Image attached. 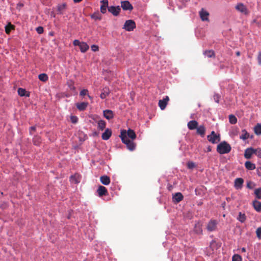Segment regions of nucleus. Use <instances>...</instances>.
Returning <instances> with one entry per match:
<instances>
[{
	"label": "nucleus",
	"instance_id": "1",
	"mask_svg": "<svg viewBox=\"0 0 261 261\" xmlns=\"http://www.w3.org/2000/svg\"><path fill=\"white\" fill-rule=\"evenodd\" d=\"M119 137L121 138L122 142L126 145L127 148L129 150L133 151L135 149V143L133 141L129 140L128 137H126V130H122Z\"/></svg>",
	"mask_w": 261,
	"mask_h": 261
},
{
	"label": "nucleus",
	"instance_id": "2",
	"mask_svg": "<svg viewBox=\"0 0 261 261\" xmlns=\"http://www.w3.org/2000/svg\"><path fill=\"white\" fill-rule=\"evenodd\" d=\"M231 149L230 145L226 141L221 142L217 147V151L221 154L229 153Z\"/></svg>",
	"mask_w": 261,
	"mask_h": 261
},
{
	"label": "nucleus",
	"instance_id": "3",
	"mask_svg": "<svg viewBox=\"0 0 261 261\" xmlns=\"http://www.w3.org/2000/svg\"><path fill=\"white\" fill-rule=\"evenodd\" d=\"M136 28V23L133 20H126L123 27V29L125 30L130 32L132 31Z\"/></svg>",
	"mask_w": 261,
	"mask_h": 261
},
{
	"label": "nucleus",
	"instance_id": "4",
	"mask_svg": "<svg viewBox=\"0 0 261 261\" xmlns=\"http://www.w3.org/2000/svg\"><path fill=\"white\" fill-rule=\"evenodd\" d=\"M207 138L208 141L213 144L216 143L220 140V135H217L214 131H212L211 135H208Z\"/></svg>",
	"mask_w": 261,
	"mask_h": 261
},
{
	"label": "nucleus",
	"instance_id": "5",
	"mask_svg": "<svg viewBox=\"0 0 261 261\" xmlns=\"http://www.w3.org/2000/svg\"><path fill=\"white\" fill-rule=\"evenodd\" d=\"M218 222L215 220H211L207 223L206 229L207 231L212 232L216 230L217 228Z\"/></svg>",
	"mask_w": 261,
	"mask_h": 261
},
{
	"label": "nucleus",
	"instance_id": "6",
	"mask_svg": "<svg viewBox=\"0 0 261 261\" xmlns=\"http://www.w3.org/2000/svg\"><path fill=\"white\" fill-rule=\"evenodd\" d=\"M121 11L120 7L118 6H110L108 7V11L112 13L114 16H118Z\"/></svg>",
	"mask_w": 261,
	"mask_h": 261
},
{
	"label": "nucleus",
	"instance_id": "7",
	"mask_svg": "<svg viewBox=\"0 0 261 261\" xmlns=\"http://www.w3.org/2000/svg\"><path fill=\"white\" fill-rule=\"evenodd\" d=\"M97 193L99 197H101L103 196H106L109 194L107 188L102 186H99L97 189Z\"/></svg>",
	"mask_w": 261,
	"mask_h": 261
},
{
	"label": "nucleus",
	"instance_id": "8",
	"mask_svg": "<svg viewBox=\"0 0 261 261\" xmlns=\"http://www.w3.org/2000/svg\"><path fill=\"white\" fill-rule=\"evenodd\" d=\"M121 7L125 11H132L133 9V6L127 1H122L121 2Z\"/></svg>",
	"mask_w": 261,
	"mask_h": 261
},
{
	"label": "nucleus",
	"instance_id": "9",
	"mask_svg": "<svg viewBox=\"0 0 261 261\" xmlns=\"http://www.w3.org/2000/svg\"><path fill=\"white\" fill-rule=\"evenodd\" d=\"M209 15V13L203 9H202L199 12L200 17L202 21H208Z\"/></svg>",
	"mask_w": 261,
	"mask_h": 261
},
{
	"label": "nucleus",
	"instance_id": "10",
	"mask_svg": "<svg viewBox=\"0 0 261 261\" xmlns=\"http://www.w3.org/2000/svg\"><path fill=\"white\" fill-rule=\"evenodd\" d=\"M102 5L100 6V12L102 14H105L107 12V8L108 9V0H102L100 1Z\"/></svg>",
	"mask_w": 261,
	"mask_h": 261
},
{
	"label": "nucleus",
	"instance_id": "11",
	"mask_svg": "<svg viewBox=\"0 0 261 261\" xmlns=\"http://www.w3.org/2000/svg\"><path fill=\"white\" fill-rule=\"evenodd\" d=\"M236 9L242 12V13H243L245 14H248V10H247V9L246 8V7L245 6H244L243 4L242 3H240V4H238L236 6Z\"/></svg>",
	"mask_w": 261,
	"mask_h": 261
},
{
	"label": "nucleus",
	"instance_id": "12",
	"mask_svg": "<svg viewBox=\"0 0 261 261\" xmlns=\"http://www.w3.org/2000/svg\"><path fill=\"white\" fill-rule=\"evenodd\" d=\"M254 153V149L252 148H247L245 150L244 157L247 159H250L251 156Z\"/></svg>",
	"mask_w": 261,
	"mask_h": 261
},
{
	"label": "nucleus",
	"instance_id": "13",
	"mask_svg": "<svg viewBox=\"0 0 261 261\" xmlns=\"http://www.w3.org/2000/svg\"><path fill=\"white\" fill-rule=\"evenodd\" d=\"M103 116L108 120H110L114 117L113 112L110 110H106L103 111Z\"/></svg>",
	"mask_w": 261,
	"mask_h": 261
},
{
	"label": "nucleus",
	"instance_id": "14",
	"mask_svg": "<svg viewBox=\"0 0 261 261\" xmlns=\"http://www.w3.org/2000/svg\"><path fill=\"white\" fill-rule=\"evenodd\" d=\"M184 198V196L182 194L178 192L176 193L173 196V201L175 203H178L180 201H181Z\"/></svg>",
	"mask_w": 261,
	"mask_h": 261
},
{
	"label": "nucleus",
	"instance_id": "15",
	"mask_svg": "<svg viewBox=\"0 0 261 261\" xmlns=\"http://www.w3.org/2000/svg\"><path fill=\"white\" fill-rule=\"evenodd\" d=\"M76 108L80 111H83L86 110L88 103L87 102H77L76 104Z\"/></svg>",
	"mask_w": 261,
	"mask_h": 261
},
{
	"label": "nucleus",
	"instance_id": "16",
	"mask_svg": "<svg viewBox=\"0 0 261 261\" xmlns=\"http://www.w3.org/2000/svg\"><path fill=\"white\" fill-rule=\"evenodd\" d=\"M112 135V131L110 129L107 128L102 134L101 138L103 140H108Z\"/></svg>",
	"mask_w": 261,
	"mask_h": 261
},
{
	"label": "nucleus",
	"instance_id": "17",
	"mask_svg": "<svg viewBox=\"0 0 261 261\" xmlns=\"http://www.w3.org/2000/svg\"><path fill=\"white\" fill-rule=\"evenodd\" d=\"M198 122L196 120H191L188 123V127L190 130L196 129L198 126Z\"/></svg>",
	"mask_w": 261,
	"mask_h": 261
},
{
	"label": "nucleus",
	"instance_id": "18",
	"mask_svg": "<svg viewBox=\"0 0 261 261\" xmlns=\"http://www.w3.org/2000/svg\"><path fill=\"white\" fill-rule=\"evenodd\" d=\"M244 180L242 178H237L234 181V186L236 189H239L242 187Z\"/></svg>",
	"mask_w": 261,
	"mask_h": 261
},
{
	"label": "nucleus",
	"instance_id": "19",
	"mask_svg": "<svg viewBox=\"0 0 261 261\" xmlns=\"http://www.w3.org/2000/svg\"><path fill=\"white\" fill-rule=\"evenodd\" d=\"M18 93L20 96H26L30 97V93L28 91H27L25 89L19 88L18 89Z\"/></svg>",
	"mask_w": 261,
	"mask_h": 261
},
{
	"label": "nucleus",
	"instance_id": "20",
	"mask_svg": "<svg viewBox=\"0 0 261 261\" xmlns=\"http://www.w3.org/2000/svg\"><path fill=\"white\" fill-rule=\"evenodd\" d=\"M169 99H162L159 101V106L161 110H164L168 102Z\"/></svg>",
	"mask_w": 261,
	"mask_h": 261
},
{
	"label": "nucleus",
	"instance_id": "21",
	"mask_svg": "<svg viewBox=\"0 0 261 261\" xmlns=\"http://www.w3.org/2000/svg\"><path fill=\"white\" fill-rule=\"evenodd\" d=\"M196 133L201 137H204L205 133V128L203 125H200L196 128Z\"/></svg>",
	"mask_w": 261,
	"mask_h": 261
},
{
	"label": "nucleus",
	"instance_id": "22",
	"mask_svg": "<svg viewBox=\"0 0 261 261\" xmlns=\"http://www.w3.org/2000/svg\"><path fill=\"white\" fill-rule=\"evenodd\" d=\"M100 182L105 185H108L110 183V178L107 175H103L100 177Z\"/></svg>",
	"mask_w": 261,
	"mask_h": 261
},
{
	"label": "nucleus",
	"instance_id": "23",
	"mask_svg": "<svg viewBox=\"0 0 261 261\" xmlns=\"http://www.w3.org/2000/svg\"><path fill=\"white\" fill-rule=\"evenodd\" d=\"M194 231L196 233L198 234H201L202 233L201 225L200 224V223L197 222L195 224Z\"/></svg>",
	"mask_w": 261,
	"mask_h": 261
},
{
	"label": "nucleus",
	"instance_id": "24",
	"mask_svg": "<svg viewBox=\"0 0 261 261\" xmlns=\"http://www.w3.org/2000/svg\"><path fill=\"white\" fill-rule=\"evenodd\" d=\"M127 137L132 140L135 139L136 138V135L134 130L131 129H128L126 132V137Z\"/></svg>",
	"mask_w": 261,
	"mask_h": 261
},
{
	"label": "nucleus",
	"instance_id": "25",
	"mask_svg": "<svg viewBox=\"0 0 261 261\" xmlns=\"http://www.w3.org/2000/svg\"><path fill=\"white\" fill-rule=\"evenodd\" d=\"M245 168L249 170H253L255 169V165L250 161H246L245 163Z\"/></svg>",
	"mask_w": 261,
	"mask_h": 261
},
{
	"label": "nucleus",
	"instance_id": "26",
	"mask_svg": "<svg viewBox=\"0 0 261 261\" xmlns=\"http://www.w3.org/2000/svg\"><path fill=\"white\" fill-rule=\"evenodd\" d=\"M66 5L65 3H63L61 5H59L58 6V8H57L58 13L60 14H63L64 11L66 9Z\"/></svg>",
	"mask_w": 261,
	"mask_h": 261
},
{
	"label": "nucleus",
	"instance_id": "27",
	"mask_svg": "<svg viewBox=\"0 0 261 261\" xmlns=\"http://www.w3.org/2000/svg\"><path fill=\"white\" fill-rule=\"evenodd\" d=\"M109 93V89L107 87L104 88L100 93V98H105L106 97L108 96Z\"/></svg>",
	"mask_w": 261,
	"mask_h": 261
},
{
	"label": "nucleus",
	"instance_id": "28",
	"mask_svg": "<svg viewBox=\"0 0 261 261\" xmlns=\"http://www.w3.org/2000/svg\"><path fill=\"white\" fill-rule=\"evenodd\" d=\"M91 18L94 20H100L101 19V15L99 12L94 13L91 15Z\"/></svg>",
	"mask_w": 261,
	"mask_h": 261
},
{
	"label": "nucleus",
	"instance_id": "29",
	"mask_svg": "<svg viewBox=\"0 0 261 261\" xmlns=\"http://www.w3.org/2000/svg\"><path fill=\"white\" fill-rule=\"evenodd\" d=\"M79 47L81 52L82 53L86 52L89 49V46L88 45V44L84 42H82L81 43Z\"/></svg>",
	"mask_w": 261,
	"mask_h": 261
},
{
	"label": "nucleus",
	"instance_id": "30",
	"mask_svg": "<svg viewBox=\"0 0 261 261\" xmlns=\"http://www.w3.org/2000/svg\"><path fill=\"white\" fill-rule=\"evenodd\" d=\"M254 209L258 212H261V202L255 201L253 203Z\"/></svg>",
	"mask_w": 261,
	"mask_h": 261
},
{
	"label": "nucleus",
	"instance_id": "31",
	"mask_svg": "<svg viewBox=\"0 0 261 261\" xmlns=\"http://www.w3.org/2000/svg\"><path fill=\"white\" fill-rule=\"evenodd\" d=\"M237 219L241 223H244L246 221V216L244 213H242L241 212H240L239 214V216Z\"/></svg>",
	"mask_w": 261,
	"mask_h": 261
},
{
	"label": "nucleus",
	"instance_id": "32",
	"mask_svg": "<svg viewBox=\"0 0 261 261\" xmlns=\"http://www.w3.org/2000/svg\"><path fill=\"white\" fill-rule=\"evenodd\" d=\"M97 123L98 128L101 130H103L105 129L106 125V122H105V121L103 120H100L98 121Z\"/></svg>",
	"mask_w": 261,
	"mask_h": 261
},
{
	"label": "nucleus",
	"instance_id": "33",
	"mask_svg": "<svg viewBox=\"0 0 261 261\" xmlns=\"http://www.w3.org/2000/svg\"><path fill=\"white\" fill-rule=\"evenodd\" d=\"M249 137V134L248 132L245 130L243 129L242 130V135L240 136V138L243 140H245L247 139Z\"/></svg>",
	"mask_w": 261,
	"mask_h": 261
},
{
	"label": "nucleus",
	"instance_id": "34",
	"mask_svg": "<svg viewBox=\"0 0 261 261\" xmlns=\"http://www.w3.org/2000/svg\"><path fill=\"white\" fill-rule=\"evenodd\" d=\"M33 142L34 145H39L41 142V137L39 136H35L33 139Z\"/></svg>",
	"mask_w": 261,
	"mask_h": 261
},
{
	"label": "nucleus",
	"instance_id": "35",
	"mask_svg": "<svg viewBox=\"0 0 261 261\" xmlns=\"http://www.w3.org/2000/svg\"><path fill=\"white\" fill-rule=\"evenodd\" d=\"M204 55L208 58L215 57V53L213 50H205L204 52Z\"/></svg>",
	"mask_w": 261,
	"mask_h": 261
},
{
	"label": "nucleus",
	"instance_id": "36",
	"mask_svg": "<svg viewBox=\"0 0 261 261\" xmlns=\"http://www.w3.org/2000/svg\"><path fill=\"white\" fill-rule=\"evenodd\" d=\"M38 79L42 82H46L48 80V76L45 73H41L38 75Z\"/></svg>",
	"mask_w": 261,
	"mask_h": 261
},
{
	"label": "nucleus",
	"instance_id": "37",
	"mask_svg": "<svg viewBox=\"0 0 261 261\" xmlns=\"http://www.w3.org/2000/svg\"><path fill=\"white\" fill-rule=\"evenodd\" d=\"M14 29V26L11 23L5 27V32L7 34H9L12 30Z\"/></svg>",
	"mask_w": 261,
	"mask_h": 261
},
{
	"label": "nucleus",
	"instance_id": "38",
	"mask_svg": "<svg viewBox=\"0 0 261 261\" xmlns=\"http://www.w3.org/2000/svg\"><path fill=\"white\" fill-rule=\"evenodd\" d=\"M254 132L257 135H261V124H257L254 127Z\"/></svg>",
	"mask_w": 261,
	"mask_h": 261
},
{
	"label": "nucleus",
	"instance_id": "39",
	"mask_svg": "<svg viewBox=\"0 0 261 261\" xmlns=\"http://www.w3.org/2000/svg\"><path fill=\"white\" fill-rule=\"evenodd\" d=\"M229 121L231 124H234L237 122V118L233 115L229 116Z\"/></svg>",
	"mask_w": 261,
	"mask_h": 261
},
{
	"label": "nucleus",
	"instance_id": "40",
	"mask_svg": "<svg viewBox=\"0 0 261 261\" xmlns=\"http://www.w3.org/2000/svg\"><path fill=\"white\" fill-rule=\"evenodd\" d=\"M254 194L257 198L261 199V188L255 189Z\"/></svg>",
	"mask_w": 261,
	"mask_h": 261
},
{
	"label": "nucleus",
	"instance_id": "41",
	"mask_svg": "<svg viewBox=\"0 0 261 261\" xmlns=\"http://www.w3.org/2000/svg\"><path fill=\"white\" fill-rule=\"evenodd\" d=\"M80 95L81 96H85L86 95H88L89 98H91L89 95H88V91L87 89H83L82 90L80 93Z\"/></svg>",
	"mask_w": 261,
	"mask_h": 261
},
{
	"label": "nucleus",
	"instance_id": "42",
	"mask_svg": "<svg viewBox=\"0 0 261 261\" xmlns=\"http://www.w3.org/2000/svg\"><path fill=\"white\" fill-rule=\"evenodd\" d=\"M232 261H242V257L239 254H234L232 256Z\"/></svg>",
	"mask_w": 261,
	"mask_h": 261
},
{
	"label": "nucleus",
	"instance_id": "43",
	"mask_svg": "<svg viewBox=\"0 0 261 261\" xmlns=\"http://www.w3.org/2000/svg\"><path fill=\"white\" fill-rule=\"evenodd\" d=\"M254 153L255 154V155H256L259 158H261V149L260 148H257V149H254Z\"/></svg>",
	"mask_w": 261,
	"mask_h": 261
},
{
	"label": "nucleus",
	"instance_id": "44",
	"mask_svg": "<svg viewBox=\"0 0 261 261\" xmlns=\"http://www.w3.org/2000/svg\"><path fill=\"white\" fill-rule=\"evenodd\" d=\"M256 233L257 237L259 239H261V227H258L256 230Z\"/></svg>",
	"mask_w": 261,
	"mask_h": 261
},
{
	"label": "nucleus",
	"instance_id": "45",
	"mask_svg": "<svg viewBox=\"0 0 261 261\" xmlns=\"http://www.w3.org/2000/svg\"><path fill=\"white\" fill-rule=\"evenodd\" d=\"M70 120L73 123H76L78 121V118L75 116H71Z\"/></svg>",
	"mask_w": 261,
	"mask_h": 261
},
{
	"label": "nucleus",
	"instance_id": "46",
	"mask_svg": "<svg viewBox=\"0 0 261 261\" xmlns=\"http://www.w3.org/2000/svg\"><path fill=\"white\" fill-rule=\"evenodd\" d=\"M37 32L39 34H41L42 33H43V28L42 27H38L36 28V29Z\"/></svg>",
	"mask_w": 261,
	"mask_h": 261
},
{
	"label": "nucleus",
	"instance_id": "47",
	"mask_svg": "<svg viewBox=\"0 0 261 261\" xmlns=\"http://www.w3.org/2000/svg\"><path fill=\"white\" fill-rule=\"evenodd\" d=\"M98 49H99V47L97 45H92L91 46V49L93 51H98Z\"/></svg>",
	"mask_w": 261,
	"mask_h": 261
},
{
	"label": "nucleus",
	"instance_id": "48",
	"mask_svg": "<svg viewBox=\"0 0 261 261\" xmlns=\"http://www.w3.org/2000/svg\"><path fill=\"white\" fill-rule=\"evenodd\" d=\"M82 42H80V41L79 40H74L73 42V44L74 46H79L81 45Z\"/></svg>",
	"mask_w": 261,
	"mask_h": 261
},
{
	"label": "nucleus",
	"instance_id": "49",
	"mask_svg": "<svg viewBox=\"0 0 261 261\" xmlns=\"http://www.w3.org/2000/svg\"><path fill=\"white\" fill-rule=\"evenodd\" d=\"M35 130H36V126H31L29 128L30 134L31 135H32V134H33L32 132H35Z\"/></svg>",
	"mask_w": 261,
	"mask_h": 261
},
{
	"label": "nucleus",
	"instance_id": "50",
	"mask_svg": "<svg viewBox=\"0 0 261 261\" xmlns=\"http://www.w3.org/2000/svg\"><path fill=\"white\" fill-rule=\"evenodd\" d=\"M258 63L259 65H261V51H259L257 57Z\"/></svg>",
	"mask_w": 261,
	"mask_h": 261
},
{
	"label": "nucleus",
	"instance_id": "51",
	"mask_svg": "<svg viewBox=\"0 0 261 261\" xmlns=\"http://www.w3.org/2000/svg\"><path fill=\"white\" fill-rule=\"evenodd\" d=\"M195 166L194 163L191 162V163H188V167L190 169H192L194 168Z\"/></svg>",
	"mask_w": 261,
	"mask_h": 261
},
{
	"label": "nucleus",
	"instance_id": "52",
	"mask_svg": "<svg viewBox=\"0 0 261 261\" xmlns=\"http://www.w3.org/2000/svg\"><path fill=\"white\" fill-rule=\"evenodd\" d=\"M82 0H73L74 3H79L81 2Z\"/></svg>",
	"mask_w": 261,
	"mask_h": 261
},
{
	"label": "nucleus",
	"instance_id": "53",
	"mask_svg": "<svg viewBox=\"0 0 261 261\" xmlns=\"http://www.w3.org/2000/svg\"><path fill=\"white\" fill-rule=\"evenodd\" d=\"M241 250H242V252H245L246 251V249L245 248H242Z\"/></svg>",
	"mask_w": 261,
	"mask_h": 261
},
{
	"label": "nucleus",
	"instance_id": "54",
	"mask_svg": "<svg viewBox=\"0 0 261 261\" xmlns=\"http://www.w3.org/2000/svg\"><path fill=\"white\" fill-rule=\"evenodd\" d=\"M247 187H248V188H250V189H251V187H250V182H248V183L247 184Z\"/></svg>",
	"mask_w": 261,
	"mask_h": 261
},
{
	"label": "nucleus",
	"instance_id": "55",
	"mask_svg": "<svg viewBox=\"0 0 261 261\" xmlns=\"http://www.w3.org/2000/svg\"><path fill=\"white\" fill-rule=\"evenodd\" d=\"M216 102L217 103H219V99H216Z\"/></svg>",
	"mask_w": 261,
	"mask_h": 261
},
{
	"label": "nucleus",
	"instance_id": "56",
	"mask_svg": "<svg viewBox=\"0 0 261 261\" xmlns=\"http://www.w3.org/2000/svg\"><path fill=\"white\" fill-rule=\"evenodd\" d=\"M237 56H239V55H240V52L238 51V52L237 53Z\"/></svg>",
	"mask_w": 261,
	"mask_h": 261
},
{
	"label": "nucleus",
	"instance_id": "57",
	"mask_svg": "<svg viewBox=\"0 0 261 261\" xmlns=\"http://www.w3.org/2000/svg\"><path fill=\"white\" fill-rule=\"evenodd\" d=\"M211 148L209 147L208 148V151H211Z\"/></svg>",
	"mask_w": 261,
	"mask_h": 261
},
{
	"label": "nucleus",
	"instance_id": "58",
	"mask_svg": "<svg viewBox=\"0 0 261 261\" xmlns=\"http://www.w3.org/2000/svg\"><path fill=\"white\" fill-rule=\"evenodd\" d=\"M71 179H74V177L73 176H71Z\"/></svg>",
	"mask_w": 261,
	"mask_h": 261
},
{
	"label": "nucleus",
	"instance_id": "59",
	"mask_svg": "<svg viewBox=\"0 0 261 261\" xmlns=\"http://www.w3.org/2000/svg\"><path fill=\"white\" fill-rule=\"evenodd\" d=\"M77 182H79V181L75 179V183H77Z\"/></svg>",
	"mask_w": 261,
	"mask_h": 261
},
{
	"label": "nucleus",
	"instance_id": "60",
	"mask_svg": "<svg viewBox=\"0 0 261 261\" xmlns=\"http://www.w3.org/2000/svg\"><path fill=\"white\" fill-rule=\"evenodd\" d=\"M165 98H168L169 97H168V96H166Z\"/></svg>",
	"mask_w": 261,
	"mask_h": 261
}]
</instances>
